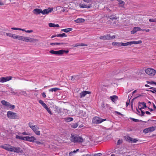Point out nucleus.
I'll use <instances>...</instances> for the list:
<instances>
[{
    "mask_svg": "<svg viewBox=\"0 0 156 156\" xmlns=\"http://www.w3.org/2000/svg\"><path fill=\"white\" fill-rule=\"evenodd\" d=\"M11 37L13 39H18L19 40L23 41L25 42H30V43L35 42L38 41V40L36 39L17 35L15 36V34H12Z\"/></svg>",
    "mask_w": 156,
    "mask_h": 156,
    "instance_id": "f257e3e1",
    "label": "nucleus"
},
{
    "mask_svg": "<svg viewBox=\"0 0 156 156\" xmlns=\"http://www.w3.org/2000/svg\"><path fill=\"white\" fill-rule=\"evenodd\" d=\"M53 9V8H50L44 9L43 10H42L41 9H35L33 10V12L34 14L36 15L39 14L40 13H42L43 15H45L48 14L49 12H52Z\"/></svg>",
    "mask_w": 156,
    "mask_h": 156,
    "instance_id": "f03ea898",
    "label": "nucleus"
},
{
    "mask_svg": "<svg viewBox=\"0 0 156 156\" xmlns=\"http://www.w3.org/2000/svg\"><path fill=\"white\" fill-rule=\"evenodd\" d=\"M70 140L71 142L74 143H82L83 141V139L82 137L79 136L74 133L71 134Z\"/></svg>",
    "mask_w": 156,
    "mask_h": 156,
    "instance_id": "7ed1b4c3",
    "label": "nucleus"
},
{
    "mask_svg": "<svg viewBox=\"0 0 156 156\" xmlns=\"http://www.w3.org/2000/svg\"><path fill=\"white\" fill-rule=\"evenodd\" d=\"M7 116L10 119H19V116L16 113L10 111L7 112Z\"/></svg>",
    "mask_w": 156,
    "mask_h": 156,
    "instance_id": "20e7f679",
    "label": "nucleus"
},
{
    "mask_svg": "<svg viewBox=\"0 0 156 156\" xmlns=\"http://www.w3.org/2000/svg\"><path fill=\"white\" fill-rule=\"evenodd\" d=\"M142 41L141 40L138 41H132L127 42L126 43H122L121 42V46H126L127 45H131L132 44H141Z\"/></svg>",
    "mask_w": 156,
    "mask_h": 156,
    "instance_id": "39448f33",
    "label": "nucleus"
},
{
    "mask_svg": "<svg viewBox=\"0 0 156 156\" xmlns=\"http://www.w3.org/2000/svg\"><path fill=\"white\" fill-rule=\"evenodd\" d=\"M106 120V119H103L98 117H95L93 118L92 122L94 123L98 124Z\"/></svg>",
    "mask_w": 156,
    "mask_h": 156,
    "instance_id": "423d86ee",
    "label": "nucleus"
},
{
    "mask_svg": "<svg viewBox=\"0 0 156 156\" xmlns=\"http://www.w3.org/2000/svg\"><path fill=\"white\" fill-rule=\"evenodd\" d=\"M155 70L151 68H147L145 70V73L151 76H154L155 73Z\"/></svg>",
    "mask_w": 156,
    "mask_h": 156,
    "instance_id": "0eeeda50",
    "label": "nucleus"
},
{
    "mask_svg": "<svg viewBox=\"0 0 156 156\" xmlns=\"http://www.w3.org/2000/svg\"><path fill=\"white\" fill-rule=\"evenodd\" d=\"M2 148L8 151L13 152L14 147V146H11L9 144H6L2 147Z\"/></svg>",
    "mask_w": 156,
    "mask_h": 156,
    "instance_id": "6e6552de",
    "label": "nucleus"
},
{
    "mask_svg": "<svg viewBox=\"0 0 156 156\" xmlns=\"http://www.w3.org/2000/svg\"><path fill=\"white\" fill-rule=\"evenodd\" d=\"M155 127L152 126L147 128H146L144 130L143 132L144 133H148L152 132L155 130Z\"/></svg>",
    "mask_w": 156,
    "mask_h": 156,
    "instance_id": "1a4fd4ad",
    "label": "nucleus"
},
{
    "mask_svg": "<svg viewBox=\"0 0 156 156\" xmlns=\"http://www.w3.org/2000/svg\"><path fill=\"white\" fill-rule=\"evenodd\" d=\"M12 77L11 76L9 77H2L0 78V82L4 83L11 80Z\"/></svg>",
    "mask_w": 156,
    "mask_h": 156,
    "instance_id": "9d476101",
    "label": "nucleus"
},
{
    "mask_svg": "<svg viewBox=\"0 0 156 156\" xmlns=\"http://www.w3.org/2000/svg\"><path fill=\"white\" fill-rule=\"evenodd\" d=\"M31 129L36 135L39 136L40 135V132L39 131H38L39 128L37 127L36 125H34V126Z\"/></svg>",
    "mask_w": 156,
    "mask_h": 156,
    "instance_id": "9b49d317",
    "label": "nucleus"
},
{
    "mask_svg": "<svg viewBox=\"0 0 156 156\" xmlns=\"http://www.w3.org/2000/svg\"><path fill=\"white\" fill-rule=\"evenodd\" d=\"M142 30V29L139 27H134L132 30L131 31V34H134L137 31Z\"/></svg>",
    "mask_w": 156,
    "mask_h": 156,
    "instance_id": "f8f14e48",
    "label": "nucleus"
},
{
    "mask_svg": "<svg viewBox=\"0 0 156 156\" xmlns=\"http://www.w3.org/2000/svg\"><path fill=\"white\" fill-rule=\"evenodd\" d=\"M90 92L87 91H82L80 94V98H82L83 97H85L87 94H90Z\"/></svg>",
    "mask_w": 156,
    "mask_h": 156,
    "instance_id": "ddd939ff",
    "label": "nucleus"
},
{
    "mask_svg": "<svg viewBox=\"0 0 156 156\" xmlns=\"http://www.w3.org/2000/svg\"><path fill=\"white\" fill-rule=\"evenodd\" d=\"M110 37V34H107L104 36H101L100 37L101 39L103 40H109Z\"/></svg>",
    "mask_w": 156,
    "mask_h": 156,
    "instance_id": "4468645a",
    "label": "nucleus"
},
{
    "mask_svg": "<svg viewBox=\"0 0 156 156\" xmlns=\"http://www.w3.org/2000/svg\"><path fill=\"white\" fill-rule=\"evenodd\" d=\"M14 150L13 152H16L17 153H22L23 151V150L20 147H14L13 148Z\"/></svg>",
    "mask_w": 156,
    "mask_h": 156,
    "instance_id": "2eb2a0df",
    "label": "nucleus"
},
{
    "mask_svg": "<svg viewBox=\"0 0 156 156\" xmlns=\"http://www.w3.org/2000/svg\"><path fill=\"white\" fill-rule=\"evenodd\" d=\"M61 52V50L58 51H55L51 50L49 51V52L51 54L58 55H62Z\"/></svg>",
    "mask_w": 156,
    "mask_h": 156,
    "instance_id": "dca6fc26",
    "label": "nucleus"
},
{
    "mask_svg": "<svg viewBox=\"0 0 156 156\" xmlns=\"http://www.w3.org/2000/svg\"><path fill=\"white\" fill-rule=\"evenodd\" d=\"M80 7L82 8H90L91 6L92 5L91 4H89L88 5H85L84 4H80L79 5Z\"/></svg>",
    "mask_w": 156,
    "mask_h": 156,
    "instance_id": "f3484780",
    "label": "nucleus"
},
{
    "mask_svg": "<svg viewBox=\"0 0 156 156\" xmlns=\"http://www.w3.org/2000/svg\"><path fill=\"white\" fill-rule=\"evenodd\" d=\"M35 140H36L34 136H31L30 137L28 136L27 141L32 142H34Z\"/></svg>",
    "mask_w": 156,
    "mask_h": 156,
    "instance_id": "a211bd4d",
    "label": "nucleus"
},
{
    "mask_svg": "<svg viewBox=\"0 0 156 156\" xmlns=\"http://www.w3.org/2000/svg\"><path fill=\"white\" fill-rule=\"evenodd\" d=\"M119 3L118 5L119 6L121 7L122 8H124V5H125V2L122 0H117Z\"/></svg>",
    "mask_w": 156,
    "mask_h": 156,
    "instance_id": "6ab92c4d",
    "label": "nucleus"
},
{
    "mask_svg": "<svg viewBox=\"0 0 156 156\" xmlns=\"http://www.w3.org/2000/svg\"><path fill=\"white\" fill-rule=\"evenodd\" d=\"M75 21L78 23H81L84 22L85 20L83 18H78L77 20H75Z\"/></svg>",
    "mask_w": 156,
    "mask_h": 156,
    "instance_id": "aec40b11",
    "label": "nucleus"
},
{
    "mask_svg": "<svg viewBox=\"0 0 156 156\" xmlns=\"http://www.w3.org/2000/svg\"><path fill=\"white\" fill-rule=\"evenodd\" d=\"M143 106L144 108H147V106L146 105V103L144 102H138V108H139V106Z\"/></svg>",
    "mask_w": 156,
    "mask_h": 156,
    "instance_id": "412c9836",
    "label": "nucleus"
},
{
    "mask_svg": "<svg viewBox=\"0 0 156 156\" xmlns=\"http://www.w3.org/2000/svg\"><path fill=\"white\" fill-rule=\"evenodd\" d=\"M110 98L112 101L115 102V101L116 100L118 99V97L116 95H114L112 96H111Z\"/></svg>",
    "mask_w": 156,
    "mask_h": 156,
    "instance_id": "4be33fe9",
    "label": "nucleus"
},
{
    "mask_svg": "<svg viewBox=\"0 0 156 156\" xmlns=\"http://www.w3.org/2000/svg\"><path fill=\"white\" fill-rule=\"evenodd\" d=\"M48 25L50 27H59L58 24H55L54 23H50L48 24Z\"/></svg>",
    "mask_w": 156,
    "mask_h": 156,
    "instance_id": "5701e85b",
    "label": "nucleus"
},
{
    "mask_svg": "<svg viewBox=\"0 0 156 156\" xmlns=\"http://www.w3.org/2000/svg\"><path fill=\"white\" fill-rule=\"evenodd\" d=\"M126 141L129 143H132V142L133 141V138H131V137L129 136H127L126 138H125Z\"/></svg>",
    "mask_w": 156,
    "mask_h": 156,
    "instance_id": "b1692460",
    "label": "nucleus"
},
{
    "mask_svg": "<svg viewBox=\"0 0 156 156\" xmlns=\"http://www.w3.org/2000/svg\"><path fill=\"white\" fill-rule=\"evenodd\" d=\"M73 30V29L72 28H68L61 30L62 31H63L66 33H68L70 31Z\"/></svg>",
    "mask_w": 156,
    "mask_h": 156,
    "instance_id": "393cba45",
    "label": "nucleus"
},
{
    "mask_svg": "<svg viewBox=\"0 0 156 156\" xmlns=\"http://www.w3.org/2000/svg\"><path fill=\"white\" fill-rule=\"evenodd\" d=\"M1 103L3 105L7 106L9 105V103L5 100L2 101H1Z\"/></svg>",
    "mask_w": 156,
    "mask_h": 156,
    "instance_id": "a878e982",
    "label": "nucleus"
},
{
    "mask_svg": "<svg viewBox=\"0 0 156 156\" xmlns=\"http://www.w3.org/2000/svg\"><path fill=\"white\" fill-rule=\"evenodd\" d=\"M121 42H113L112 43L113 46H117L118 47L121 46Z\"/></svg>",
    "mask_w": 156,
    "mask_h": 156,
    "instance_id": "bb28decb",
    "label": "nucleus"
},
{
    "mask_svg": "<svg viewBox=\"0 0 156 156\" xmlns=\"http://www.w3.org/2000/svg\"><path fill=\"white\" fill-rule=\"evenodd\" d=\"M60 90V89L59 88H58L55 87V88H51V89H49V91L50 92H51H51H53V91L55 92V91H56L57 90Z\"/></svg>",
    "mask_w": 156,
    "mask_h": 156,
    "instance_id": "cd10ccee",
    "label": "nucleus"
},
{
    "mask_svg": "<svg viewBox=\"0 0 156 156\" xmlns=\"http://www.w3.org/2000/svg\"><path fill=\"white\" fill-rule=\"evenodd\" d=\"M67 36L64 33H63L62 34H60L57 35V37H66Z\"/></svg>",
    "mask_w": 156,
    "mask_h": 156,
    "instance_id": "c85d7f7f",
    "label": "nucleus"
},
{
    "mask_svg": "<svg viewBox=\"0 0 156 156\" xmlns=\"http://www.w3.org/2000/svg\"><path fill=\"white\" fill-rule=\"evenodd\" d=\"M130 119L133 121H134L135 122H142L143 121L141 120H139V119H135L134 118H130Z\"/></svg>",
    "mask_w": 156,
    "mask_h": 156,
    "instance_id": "c756f323",
    "label": "nucleus"
},
{
    "mask_svg": "<svg viewBox=\"0 0 156 156\" xmlns=\"http://www.w3.org/2000/svg\"><path fill=\"white\" fill-rule=\"evenodd\" d=\"M39 102L41 104L44 108L47 106L46 104L44 102V101L41 100H40L39 101Z\"/></svg>",
    "mask_w": 156,
    "mask_h": 156,
    "instance_id": "7c9ffc66",
    "label": "nucleus"
},
{
    "mask_svg": "<svg viewBox=\"0 0 156 156\" xmlns=\"http://www.w3.org/2000/svg\"><path fill=\"white\" fill-rule=\"evenodd\" d=\"M78 126V123H75L72 124L71 125V127L73 128H76Z\"/></svg>",
    "mask_w": 156,
    "mask_h": 156,
    "instance_id": "2f4dec72",
    "label": "nucleus"
},
{
    "mask_svg": "<svg viewBox=\"0 0 156 156\" xmlns=\"http://www.w3.org/2000/svg\"><path fill=\"white\" fill-rule=\"evenodd\" d=\"M66 121L67 122H69L73 120V119L71 117H68L66 118Z\"/></svg>",
    "mask_w": 156,
    "mask_h": 156,
    "instance_id": "473e14b6",
    "label": "nucleus"
},
{
    "mask_svg": "<svg viewBox=\"0 0 156 156\" xmlns=\"http://www.w3.org/2000/svg\"><path fill=\"white\" fill-rule=\"evenodd\" d=\"M48 111V112L50 114H52V113L50 109L48 108V106L47 105L46 107L44 108Z\"/></svg>",
    "mask_w": 156,
    "mask_h": 156,
    "instance_id": "72a5a7b5",
    "label": "nucleus"
},
{
    "mask_svg": "<svg viewBox=\"0 0 156 156\" xmlns=\"http://www.w3.org/2000/svg\"><path fill=\"white\" fill-rule=\"evenodd\" d=\"M114 153L116 154H119L120 152V151L118 148H115L114 149Z\"/></svg>",
    "mask_w": 156,
    "mask_h": 156,
    "instance_id": "f704fd0d",
    "label": "nucleus"
},
{
    "mask_svg": "<svg viewBox=\"0 0 156 156\" xmlns=\"http://www.w3.org/2000/svg\"><path fill=\"white\" fill-rule=\"evenodd\" d=\"M136 113L138 114L140 116H143L144 115L145 112H144L143 111H141V114H139L138 113Z\"/></svg>",
    "mask_w": 156,
    "mask_h": 156,
    "instance_id": "c9c22d12",
    "label": "nucleus"
},
{
    "mask_svg": "<svg viewBox=\"0 0 156 156\" xmlns=\"http://www.w3.org/2000/svg\"><path fill=\"white\" fill-rule=\"evenodd\" d=\"M7 106L9 107V108L12 109H14L15 107L14 105H11L10 103L9 105H8Z\"/></svg>",
    "mask_w": 156,
    "mask_h": 156,
    "instance_id": "e433bc0d",
    "label": "nucleus"
},
{
    "mask_svg": "<svg viewBox=\"0 0 156 156\" xmlns=\"http://www.w3.org/2000/svg\"><path fill=\"white\" fill-rule=\"evenodd\" d=\"M123 141L122 140H119L117 142V145H119L122 143Z\"/></svg>",
    "mask_w": 156,
    "mask_h": 156,
    "instance_id": "4c0bfd02",
    "label": "nucleus"
},
{
    "mask_svg": "<svg viewBox=\"0 0 156 156\" xmlns=\"http://www.w3.org/2000/svg\"><path fill=\"white\" fill-rule=\"evenodd\" d=\"M73 77L75 78V81H77L80 79L79 76L78 75H74Z\"/></svg>",
    "mask_w": 156,
    "mask_h": 156,
    "instance_id": "58836bf2",
    "label": "nucleus"
},
{
    "mask_svg": "<svg viewBox=\"0 0 156 156\" xmlns=\"http://www.w3.org/2000/svg\"><path fill=\"white\" fill-rule=\"evenodd\" d=\"M16 139H19L20 140H23V136H21L18 135H16Z\"/></svg>",
    "mask_w": 156,
    "mask_h": 156,
    "instance_id": "ea45409f",
    "label": "nucleus"
},
{
    "mask_svg": "<svg viewBox=\"0 0 156 156\" xmlns=\"http://www.w3.org/2000/svg\"><path fill=\"white\" fill-rule=\"evenodd\" d=\"M149 20L150 22H156V19H150Z\"/></svg>",
    "mask_w": 156,
    "mask_h": 156,
    "instance_id": "a19ab883",
    "label": "nucleus"
},
{
    "mask_svg": "<svg viewBox=\"0 0 156 156\" xmlns=\"http://www.w3.org/2000/svg\"><path fill=\"white\" fill-rule=\"evenodd\" d=\"M61 52L62 55L64 53H68L69 52V51L68 50L65 51L64 50H61Z\"/></svg>",
    "mask_w": 156,
    "mask_h": 156,
    "instance_id": "79ce46f5",
    "label": "nucleus"
},
{
    "mask_svg": "<svg viewBox=\"0 0 156 156\" xmlns=\"http://www.w3.org/2000/svg\"><path fill=\"white\" fill-rule=\"evenodd\" d=\"M109 18L111 20L116 19L117 18L116 16H114L112 15L109 16Z\"/></svg>",
    "mask_w": 156,
    "mask_h": 156,
    "instance_id": "37998d69",
    "label": "nucleus"
},
{
    "mask_svg": "<svg viewBox=\"0 0 156 156\" xmlns=\"http://www.w3.org/2000/svg\"><path fill=\"white\" fill-rule=\"evenodd\" d=\"M34 142H35L36 144H37L40 145V144H43V143L39 141H36L34 140Z\"/></svg>",
    "mask_w": 156,
    "mask_h": 156,
    "instance_id": "c03bdc74",
    "label": "nucleus"
},
{
    "mask_svg": "<svg viewBox=\"0 0 156 156\" xmlns=\"http://www.w3.org/2000/svg\"><path fill=\"white\" fill-rule=\"evenodd\" d=\"M32 123L31 122H29L28 123V125L29 127L31 129L34 126H32Z\"/></svg>",
    "mask_w": 156,
    "mask_h": 156,
    "instance_id": "a18cd8bd",
    "label": "nucleus"
},
{
    "mask_svg": "<svg viewBox=\"0 0 156 156\" xmlns=\"http://www.w3.org/2000/svg\"><path fill=\"white\" fill-rule=\"evenodd\" d=\"M12 34H11L10 33H6V35L8 36L11 37V36L12 35Z\"/></svg>",
    "mask_w": 156,
    "mask_h": 156,
    "instance_id": "49530a36",
    "label": "nucleus"
},
{
    "mask_svg": "<svg viewBox=\"0 0 156 156\" xmlns=\"http://www.w3.org/2000/svg\"><path fill=\"white\" fill-rule=\"evenodd\" d=\"M115 35H114L112 36H111L110 35V37L109 40H112V39H114L115 38Z\"/></svg>",
    "mask_w": 156,
    "mask_h": 156,
    "instance_id": "de8ad7c7",
    "label": "nucleus"
},
{
    "mask_svg": "<svg viewBox=\"0 0 156 156\" xmlns=\"http://www.w3.org/2000/svg\"><path fill=\"white\" fill-rule=\"evenodd\" d=\"M11 29L15 30H20V28L16 27H12L11 28Z\"/></svg>",
    "mask_w": 156,
    "mask_h": 156,
    "instance_id": "09e8293b",
    "label": "nucleus"
},
{
    "mask_svg": "<svg viewBox=\"0 0 156 156\" xmlns=\"http://www.w3.org/2000/svg\"><path fill=\"white\" fill-rule=\"evenodd\" d=\"M28 136H23V140H26L27 141Z\"/></svg>",
    "mask_w": 156,
    "mask_h": 156,
    "instance_id": "8fccbe9b",
    "label": "nucleus"
},
{
    "mask_svg": "<svg viewBox=\"0 0 156 156\" xmlns=\"http://www.w3.org/2000/svg\"><path fill=\"white\" fill-rule=\"evenodd\" d=\"M79 46H87V45L86 44H84L83 43H81L80 44H79Z\"/></svg>",
    "mask_w": 156,
    "mask_h": 156,
    "instance_id": "3c124183",
    "label": "nucleus"
},
{
    "mask_svg": "<svg viewBox=\"0 0 156 156\" xmlns=\"http://www.w3.org/2000/svg\"><path fill=\"white\" fill-rule=\"evenodd\" d=\"M138 140H137V139H133L132 143H136V142H137L138 141Z\"/></svg>",
    "mask_w": 156,
    "mask_h": 156,
    "instance_id": "603ef678",
    "label": "nucleus"
},
{
    "mask_svg": "<svg viewBox=\"0 0 156 156\" xmlns=\"http://www.w3.org/2000/svg\"><path fill=\"white\" fill-rule=\"evenodd\" d=\"M65 44V43H56L55 44L56 45H62Z\"/></svg>",
    "mask_w": 156,
    "mask_h": 156,
    "instance_id": "864d4df0",
    "label": "nucleus"
},
{
    "mask_svg": "<svg viewBox=\"0 0 156 156\" xmlns=\"http://www.w3.org/2000/svg\"><path fill=\"white\" fill-rule=\"evenodd\" d=\"M105 105L104 103V102H102L101 104V106L102 108H104L105 107Z\"/></svg>",
    "mask_w": 156,
    "mask_h": 156,
    "instance_id": "5fc2aeb1",
    "label": "nucleus"
},
{
    "mask_svg": "<svg viewBox=\"0 0 156 156\" xmlns=\"http://www.w3.org/2000/svg\"><path fill=\"white\" fill-rule=\"evenodd\" d=\"M71 80L72 81H73L74 82H75V78H74V77H73V76H71Z\"/></svg>",
    "mask_w": 156,
    "mask_h": 156,
    "instance_id": "6e6d98bb",
    "label": "nucleus"
},
{
    "mask_svg": "<svg viewBox=\"0 0 156 156\" xmlns=\"http://www.w3.org/2000/svg\"><path fill=\"white\" fill-rule=\"evenodd\" d=\"M83 1L87 3H89L91 2V0H83Z\"/></svg>",
    "mask_w": 156,
    "mask_h": 156,
    "instance_id": "4d7b16f0",
    "label": "nucleus"
},
{
    "mask_svg": "<svg viewBox=\"0 0 156 156\" xmlns=\"http://www.w3.org/2000/svg\"><path fill=\"white\" fill-rule=\"evenodd\" d=\"M142 96V95H141V94H139V95L137 96V97H135V98H133V99H132V100L133 101V100H134V99L137 98H138V97H140V96Z\"/></svg>",
    "mask_w": 156,
    "mask_h": 156,
    "instance_id": "13d9d810",
    "label": "nucleus"
},
{
    "mask_svg": "<svg viewBox=\"0 0 156 156\" xmlns=\"http://www.w3.org/2000/svg\"><path fill=\"white\" fill-rule=\"evenodd\" d=\"M22 134L24 135H29V134L26 132H23L22 133Z\"/></svg>",
    "mask_w": 156,
    "mask_h": 156,
    "instance_id": "bf43d9fd",
    "label": "nucleus"
},
{
    "mask_svg": "<svg viewBox=\"0 0 156 156\" xmlns=\"http://www.w3.org/2000/svg\"><path fill=\"white\" fill-rule=\"evenodd\" d=\"M115 113H117V114L118 115H121V116H123V115L121 113H120V112H117V111H115Z\"/></svg>",
    "mask_w": 156,
    "mask_h": 156,
    "instance_id": "052dcab7",
    "label": "nucleus"
},
{
    "mask_svg": "<svg viewBox=\"0 0 156 156\" xmlns=\"http://www.w3.org/2000/svg\"><path fill=\"white\" fill-rule=\"evenodd\" d=\"M33 32V30H26V32L28 33H30L32 32Z\"/></svg>",
    "mask_w": 156,
    "mask_h": 156,
    "instance_id": "680f3d73",
    "label": "nucleus"
},
{
    "mask_svg": "<svg viewBox=\"0 0 156 156\" xmlns=\"http://www.w3.org/2000/svg\"><path fill=\"white\" fill-rule=\"evenodd\" d=\"M152 82H154V81H151V82H150V81H147V83L148 84H154V83H152Z\"/></svg>",
    "mask_w": 156,
    "mask_h": 156,
    "instance_id": "e2e57ef3",
    "label": "nucleus"
},
{
    "mask_svg": "<svg viewBox=\"0 0 156 156\" xmlns=\"http://www.w3.org/2000/svg\"><path fill=\"white\" fill-rule=\"evenodd\" d=\"M42 96L44 98H45L46 97V95L45 94L44 92H43L42 94Z\"/></svg>",
    "mask_w": 156,
    "mask_h": 156,
    "instance_id": "0e129e2a",
    "label": "nucleus"
},
{
    "mask_svg": "<svg viewBox=\"0 0 156 156\" xmlns=\"http://www.w3.org/2000/svg\"><path fill=\"white\" fill-rule=\"evenodd\" d=\"M73 47H77L79 46V44H73L72 45Z\"/></svg>",
    "mask_w": 156,
    "mask_h": 156,
    "instance_id": "69168bd1",
    "label": "nucleus"
},
{
    "mask_svg": "<svg viewBox=\"0 0 156 156\" xmlns=\"http://www.w3.org/2000/svg\"><path fill=\"white\" fill-rule=\"evenodd\" d=\"M145 113L147 115H151V113L150 112L147 111H146L145 112Z\"/></svg>",
    "mask_w": 156,
    "mask_h": 156,
    "instance_id": "338daca9",
    "label": "nucleus"
},
{
    "mask_svg": "<svg viewBox=\"0 0 156 156\" xmlns=\"http://www.w3.org/2000/svg\"><path fill=\"white\" fill-rule=\"evenodd\" d=\"M82 156H91L90 154H87L82 155Z\"/></svg>",
    "mask_w": 156,
    "mask_h": 156,
    "instance_id": "774afa93",
    "label": "nucleus"
}]
</instances>
